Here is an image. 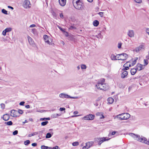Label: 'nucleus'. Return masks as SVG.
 <instances>
[{"mask_svg":"<svg viewBox=\"0 0 149 149\" xmlns=\"http://www.w3.org/2000/svg\"><path fill=\"white\" fill-rule=\"evenodd\" d=\"M105 79H101L96 85V87L97 89L104 91L107 90L108 88V86L107 84L104 83Z\"/></svg>","mask_w":149,"mask_h":149,"instance_id":"f03ea898","label":"nucleus"},{"mask_svg":"<svg viewBox=\"0 0 149 149\" xmlns=\"http://www.w3.org/2000/svg\"><path fill=\"white\" fill-rule=\"evenodd\" d=\"M5 124L8 125H11L13 124V123L11 121H10L8 122H6Z\"/></svg>","mask_w":149,"mask_h":149,"instance_id":"7c9ffc66","label":"nucleus"},{"mask_svg":"<svg viewBox=\"0 0 149 149\" xmlns=\"http://www.w3.org/2000/svg\"><path fill=\"white\" fill-rule=\"evenodd\" d=\"M104 13L103 12H100L98 14L101 17H102Z\"/></svg>","mask_w":149,"mask_h":149,"instance_id":"09e8293b","label":"nucleus"},{"mask_svg":"<svg viewBox=\"0 0 149 149\" xmlns=\"http://www.w3.org/2000/svg\"><path fill=\"white\" fill-rule=\"evenodd\" d=\"M136 69L138 70H141L143 69V66L140 64H138L136 65Z\"/></svg>","mask_w":149,"mask_h":149,"instance_id":"f3484780","label":"nucleus"},{"mask_svg":"<svg viewBox=\"0 0 149 149\" xmlns=\"http://www.w3.org/2000/svg\"><path fill=\"white\" fill-rule=\"evenodd\" d=\"M25 103L24 102H21L19 103V105L21 106H23Z\"/></svg>","mask_w":149,"mask_h":149,"instance_id":"8fccbe9b","label":"nucleus"},{"mask_svg":"<svg viewBox=\"0 0 149 149\" xmlns=\"http://www.w3.org/2000/svg\"><path fill=\"white\" fill-rule=\"evenodd\" d=\"M43 38L45 42L47 43L49 45H51L52 44V39L47 35H45L43 36Z\"/></svg>","mask_w":149,"mask_h":149,"instance_id":"39448f33","label":"nucleus"},{"mask_svg":"<svg viewBox=\"0 0 149 149\" xmlns=\"http://www.w3.org/2000/svg\"><path fill=\"white\" fill-rule=\"evenodd\" d=\"M88 148L87 147L86 145V146H84L82 148V149H88Z\"/></svg>","mask_w":149,"mask_h":149,"instance_id":"13d9d810","label":"nucleus"},{"mask_svg":"<svg viewBox=\"0 0 149 149\" xmlns=\"http://www.w3.org/2000/svg\"><path fill=\"white\" fill-rule=\"evenodd\" d=\"M127 35L130 38H132L134 36V33L133 30H129L127 32Z\"/></svg>","mask_w":149,"mask_h":149,"instance_id":"ddd939ff","label":"nucleus"},{"mask_svg":"<svg viewBox=\"0 0 149 149\" xmlns=\"http://www.w3.org/2000/svg\"><path fill=\"white\" fill-rule=\"evenodd\" d=\"M128 62H127L126 64H125L124 65H123L124 68L123 69V70L124 71H125L126 70H127L129 69V68L128 67V65L126 66L127 64H128Z\"/></svg>","mask_w":149,"mask_h":149,"instance_id":"393cba45","label":"nucleus"},{"mask_svg":"<svg viewBox=\"0 0 149 149\" xmlns=\"http://www.w3.org/2000/svg\"><path fill=\"white\" fill-rule=\"evenodd\" d=\"M59 16L61 18H63V15L62 13H60Z\"/></svg>","mask_w":149,"mask_h":149,"instance_id":"3c124183","label":"nucleus"},{"mask_svg":"<svg viewBox=\"0 0 149 149\" xmlns=\"http://www.w3.org/2000/svg\"><path fill=\"white\" fill-rule=\"evenodd\" d=\"M137 3H140L142 2V0H134Z\"/></svg>","mask_w":149,"mask_h":149,"instance_id":"a18cd8bd","label":"nucleus"},{"mask_svg":"<svg viewBox=\"0 0 149 149\" xmlns=\"http://www.w3.org/2000/svg\"><path fill=\"white\" fill-rule=\"evenodd\" d=\"M104 118V116H103V115H102V114H101L100 118V119H102V118Z\"/></svg>","mask_w":149,"mask_h":149,"instance_id":"052dcab7","label":"nucleus"},{"mask_svg":"<svg viewBox=\"0 0 149 149\" xmlns=\"http://www.w3.org/2000/svg\"><path fill=\"white\" fill-rule=\"evenodd\" d=\"M10 113H11L10 114L11 116L13 117H16L17 116V111L12 110L10 111Z\"/></svg>","mask_w":149,"mask_h":149,"instance_id":"4468645a","label":"nucleus"},{"mask_svg":"<svg viewBox=\"0 0 149 149\" xmlns=\"http://www.w3.org/2000/svg\"><path fill=\"white\" fill-rule=\"evenodd\" d=\"M146 31L148 34L149 35V28H147L146 29Z\"/></svg>","mask_w":149,"mask_h":149,"instance_id":"864d4df0","label":"nucleus"},{"mask_svg":"<svg viewBox=\"0 0 149 149\" xmlns=\"http://www.w3.org/2000/svg\"><path fill=\"white\" fill-rule=\"evenodd\" d=\"M33 134L34 136L38 134V132H34Z\"/></svg>","mask_w":149,"mask_h":149,"instance_id":"0e129e2a","label":"nucleus"},{"mask_svg":"<svg viewBox=\"0 0 149 149\" xmlns=\"http://www.w3.org/2000/svg\"><path fill=\"white\" fill-rule=\"evenodd\" d=\"M107 101H108V103L110 104H112L113 101L114 100L111 97H110L108 98L107 99Z\"/></svg>","mask_w":149,"mask_h":149,"instance_id":"4be33fe9","label":"nucleus"},{"mask_svg":"<svg viewBox=\"0 0 149 149\" xmlns=\"http://www.w3.org/2000/svg\"><path fill=\"white\" fill-rule=\"evenodd\" d=\"M65 109L64 107L60 108V110L61 111H64Z\"/></svg>","mask_w":149,"mask_h":149,"instance_id":"603ef678","label":"nucleus"},{"mask_svg":"<svg viewBox=\"0 0 149 149\" xmlns=\"http://www.w3.org/2000/svg\"><path fill=\"white\" fill-rule=\"evenodd\" d=\"M59 97L63 98H70L72 99H76L77 97H71L70 95L67 94H66L65 93H61L59 95Z\"/></svg>","mask_w":149,"mask_h":149,"instance_id":"9d476101","label":"nucleus"},{"mask_svg":"<svg viewBox=\"0 0 149 149\" xmlns=\"http://www.w3.org/2000/svg\"><path fill=\"white\" fill-rule=\"evenodd\" d=\"M79 144V143L78 142H75L72 143V145L73 146H78Z\"/></svg>","mask_w":149,"mask_h":149,"instance_id":"c9c22d12","label":"nucleus"},{"mask_svg":"<svg viewBox=\"0 0 149 149\" xmlns=\"http://www.w3.org/2000/svg\"><path fill=\"white\" fill-rule=\"evenodd\" d=\"M48 123V121H45V122H42L41 123V125L42 126H45L47 125Z\"/></svg>","mask_w":149,"mask_h":149,"instance_id":"c756f323","label":"nucleus"},{"mask_svg":"<svg viewBox=\"0 0 149 149\" xmlns=\"http://www.w3.org/2000/svg\"><path fill=\"white\" fill-rule=\"evenodd\" d=\"M119 58V60L124 61L126 60L127 58V55L126 53H123L118 54Z\"/></svg>","mask_w":149,"mask_h":149,"instance_id":"1a4fd4ad","label":"nucleus"},{"mask_svg":"<svg viewBox=\"0 0 149 149\" xmlns=\"http://www.w3.org/2000/svg\"><path fill=\"white\" fill-rule=\"evenodd\" d=\"M116 132H115V131H113V132L111 133V134L109 133V135L110 134H111V135H115V134H116Z\"/></svg>","mask_w":149,"mask_h":149,"instance_id":"5fc2aeb1","label":"nucleus"},{"mask_svg":"<svg viewBox=\"0 0 149 149\" xmlns=\"http://www.w3.org/2000/svg\"><path fill=\"white\" fill-rule=\"evenodd\" d=\"M17 112L20 114H22L23 113V111L22 110L19 109L18 111Z\"/></svg>","mask_w":149,"mask_h":149,"instance_id":"37998d69","label":"nucleus"},{"mask_svg":"<svg viewBox=\"0 0 149 149\" xmlns=\"http://www.w3.org/2000/svg\"><path fill=\"white\" fill-rule=\"evenodd\" d=\"M148 59L144 60V65H146L148 64Z\"/></svg>","mask_w":149,"mask_h":149,"instance_id":"72a5a7b5","label":"nucleus"},{"mask_svg":"<svg viewBox=\"0 0 149 149\" xmlns=\"http://www.w3.org/2000/svg\"><path fill=\"white\" fill-rule=\"evenodd\" d=\"M93 144V141L88 142L86 143V146L88 148L91 146Z\"/></svg>","mask_w":149,"mask_h":149,"instance_id":"412c9836","label":"nucleus"},{"mask_svg":"<svg viewBox=\"0 0 149 149\" xmlns=\"http://www.w3.org/2000/svg\"><path fill=\"white\" fill-rule=\"evenodd\" d=\"M70 29H76V27H74L73 25L71 26L69 28Z\"/></svg>","mask_w":149,"mask_h":149,"instance_id":"ea45409f","label":"nucleus"},{"mask_svg":"<svg viewBox=\"0 0 149 149\" xmlns=\"http://www.w3.org/2000/svg\"><path fill=\"white\" fill-rule=\"evenodd\" d=\"M57 26L63 32H65V31L63 29H62V28H61V27L58 26Z\"/></svg>","mask_w":149,"mask_h":149,"instance_id":"c03bdc74","label":"nucleus"},{"mask_svg":"<svg viewBox=\"0 0 149 149\" xmlns=\"http://www.w3.org/2000/svg\"><path fill=\"white\" fill-rule=\"evenodd\" d=\"M122 43L121 42H119L118 43V47L119 49H120L121 47Z\"/></svg>","mask_w":149,"mask_h":149,"instance_id":"4c0bfd02","label":"nucleus"},{"mask_svg":"<svg viewBox=\"0 0 149 149\" xmlns=\"http://www.w3.org/2000/svg\"><path fill=\"white\" fill-rule=\"evenodd\" d=\"M1 11L3 13L6 15L8 14L7 11L4 9H3Z\"/></svg>","mask_w":149,"mask_h":149,"instance_id":"473e14b6","label":"nucleus"},{"mask_svg":"<svg viewBox=\"0 0 149 149\" xmlns=\"http://www.w3.org/2000/svg\"><path fill=\"white\" fill-rule=\"evenodd\" d=\"M36 25L35 24H32L30 25V27H34L36 26Z\"/></svg>","mask_w":149,"mask_h":149,"instance_id":"4d7b16f0","label":"nucleus"},{"mask_svg":"<svg viewBox=\"0 0 149 149\" xmlns=\"http://www.w3.org/2000/svg\"><path fill=\"white\" fill-rule=\"evenodd\" d=\"M129 134L135 140L149 145V141H147V139L146 138L142 136L140 137L139 135L135 134L133 133H130Z\"/></svg>","mask_w":149,"mask_h":149,"instance_id":"f257e3e1","label":"nucleus"},{"mask_svg":"<svg viewBox=\"0 0 149 149\" xmlns=\"http://www.w3.org/2000/svg\"><path fill=\"white\" fill-rule=\"evenodd\" d=\"M31 145L33 146H37V143H33Z\"/></svg>","mask_w":149,"mask_h":149,"instance_id":"6e6d98bb","label":"nucleus"},{"mask_svg":"<svg viewBox=\"0 0 149 149\" xmlns=\"http://www.w3.org/2000/svg\"><path fill=\"white\" fill-rule=\"evenodd\" d=\"M10 116L9 115L7 114L4 115L3 117V120L5 121L8 120Z\"/></svg>","mask_w":149,"mask_h":149,"instance_id":"6ab92c4d","label":"nucleus"},{"mask_svg":"<svg viewBox=\"0 0 149 149\" xmlns=\"http://www.w3.org/2000/svg\"><path fill=\"white\" fill-rule=\"evenodd\" d=\"M78 113V111H75L74 112L73 114L74 115H76Z\"/></svg>","mask_w":149,"mask_h":149,"instance_id":"680f3d73","label":"nucleus"},{"mask_svg":"<svg viewBox=\"0 0 149 149\" xmlns=\"http://www.w3.org/2000/svg\"><path fill=\"white\" fill-rule=\"evenodd\" d=\"M0 105L2 109H4L5 107V105L4 104L2 103L0 104Z\"/></svg>","mask_w":149,"mask_h":149,"instance_id":"a19ab883","label":"nucleus"},{"mask_svg":"<svg viewBox=\"0 0 149 149\" xmlns=\"http://www.w3.org/2000/svg\"><path fill=\"white\" fill-rule=\"evenodd\" d=\"M95 117L94 115L89 114L83 117L82 119L86 120H92L94 119Z\"/></svg>","mask_w":149,"mask_h":149,"instance_id":"423d86ee","label":"nucleus"},{"mask_svg":"<svg viewBox=\"0 0 149 149\" xmlns=\"http://www.w3.org/2000/svg\"><path fill=\"white\" fill-rule=\"evenodd\" d=\"M130 115L127 113H124L119 114L116 117L118 118L120 120H127L130 117Z\"/></svg>","mask_w":149,"mask_h":149,"instance_id":"20e7f679","label":"nucleus"},{"mask_svg":"<svg viewBox=\"0 0 149 149\" xmlns=\"http://www.w3.org/2000/svg\"><path fill=\"white\" fill-rule=\"evenodd\" d=\"M23 5V7L26 8H29L31 6V4L29 0H25Z\"/></svg>","mask_w":149,"mask_h":149,"instance_id":"9b49d317","label":"nucleus"},{"mask_svg":"<svg viewBox=\"0 0 149 149\" xmlns=\"http://www.w3.org/2000/svg\"><path fill=\"white\" fill-rule=\"evenodd\" d=\"M109 139H106V137L103 138H97L96 139V141L97 142H98V144L99 145H100L104 141H108Z\"/></svg>","mask_w":149,"mask_h":149,"instance_id":"0eeeda50","label":"nucleus"},{"mask_svg":"<svg viewBox=\"0 0 149 149\" xmlns=\"http://www.w3.org/2000/svg\"><path fill=\"white\" fill-rule=\"evenodd\" d=\"M52 136V135L49 133H47L46 135V138H49L51 137Z\"/></svg>","mask_w":149,"mask_h":149,"instance_id":"c85d7f7f","label":"nucleus"},{"mask_svg":"<svg viewBox=\"0 0 149 149\" xmlns=\"http://www.w3.org/2000/svg\"><path fill=\"white\" fill-rule=\"evenodd\" d=\"M25 107L27 109H29L30 108V106L29 105H27L25 106Z\"/></svg>","mask_w":149,"mask_h":149,"instance_id":"bf43d9fd","label":"nucleus"},{"mask_svg":"<svg viewBox=\"0 0 149 149\" xmlns=\"http://www.w3.org/2000/svg\"><path fill=\"white\" fill-rule=\"evenodd\" d=\"M30 141L29 140H27L24 142V144L25 145L27 146L30 144Z\"/></svg>","mask_w":149,"mask_h":149,"instance_id":"2f4dec72","label":"nucleus"},{"mask_svg":"<svg viewBox=\"0 0 149 149\" xmlns=\"http://www.w3.org/2000/svg\"><path fill=\"white\" fill-rule=\"evenodd\" d=\"M138 58H137L136 59H135L134 61H132V66L134 65L136 63V60Z\"/></svg>","mask_w":149,"mask_h":149,"instance_id":"f704fd0d","label":"nucleus"},{"mask_svg":"<svg viewBox=\"0 0 149 149\" xmlns=\"http://www.w3.org/2000/svg\"><path fill=\"white\" fill-rule=\"evenodd\" d=\"M72 3L74 7L77 9L82 10L83 9L84 4L80 0H73Z\"/></svg>","mask_w":149,"mask_h":149,"instance_id":"7ed1b4c3","label":"nucleus"},{"mask_svg":"<svg viewBox=\"0 0 149 149\" xmlns=\"http://www.w3.org/2000/svg\"><path fill=\"white\" fill-rule=\"evenodd\" d=\"M33 136V134H30L28 136L29 137H31V136Z\"/></svg>","mask_w":149,"mask_h":149,"instance_id":"69168bd1","label":"nucleus"},{"mask_svg":"<svg viewBox=\"0 0 149 149\" xmlns=\"http://www.w3.org/2000/svg\"><path fill=\"white\" fill-rule=\"evenodd\" d=\"M41 149H50V148L45 146H42L41 147Z\"/></svg>","mask_w":149,"mask_h":149,"instance_id":"bb28decb","label":"nucleus"},{"mask_svg":"<svg viewBox=\"0 0 149 149\" xmlns=\"http://www.w3.org/2000/svg\"><path fill=\"white\" fill-rule=\"evenodd\" d=\"M8 8H10L12 10H13L14 9V8H13V7L10 6H8Z\"/></svg>","mask_w":149,"mask_h":149,"instance_id":"e2e57ef3","label":"nucleus"},{"mask_svg":"<svg viewBox=\"0 0 149 149\" xmlns=\"http://www.w3.org/2000/svg\"><path fill=\"white\" fill-rule=\"evenodd\" d=\"M109 139H106V137L103 138H97L96 139V141L97 142H98V144L99 145H100L104 141H108Z\"/></svg>","mask_w":149,"mask_h":149,"instance_id":"6e6552de","label":"nucleus"},{"mask_svg":"<svg viewBox=\"0 0 149 149\" xmlns=\"http://www.w3.org/2000/svg\"><path fill=\"white\" fill-rule=\"evenodd\" d=\"M6 33L7 32L5 29L4 31H3L2 32V34L3 36H5L6 35Z\"/></svg>","mask_w":149,"mask_h":149,"instance_id":"de8ad7c7","label":"nucleus"},{"mask_svg":"<svg viewBox=\"0 0 149 149\" xmlns=\"http://www.w3.org/2000/svg\"><path fill=\"white\" fill-rule=\"evenodd\" d=\"M50 120V118H41L40 119V121H43V120Z\"/></svg>","mask_w":149,"mask_h":149,"instance_id":"cd10ccee","label":"nucleus"},{"mask_svg":"<svg viewBox=\"0 0 149 149\" xmlns=\"http://www.w3.org/2000/svg\"><path fill=\"white\" fill-rule=\"evenodd\" d=\"M111 59L113 60H118L119 59V57L118 56V55H115L114 54H112L111 56Z\"/></svg>","mask_w":149,"mask_h":149,"instance_id":"2eb2a0df","label":"nucleus"},{"mask_svg":"<svg viewBox=\"0 0 149 149\" xmlns=\"http://www.w3.org/2000/svg\"><path fill=\"white\" fill-rule=\"evenodd\" d=\"M36 32V29H32V32L33 34H35Z\"/></svg>","mask_w":149,"mask_h":149,"instance_id":"49530a36","label":"nucleus"},{"mask_svg":"<svg viewBox=\"0 0 149 149\" xmlns=\"http://www.w3.org/2000/svg\"><path fill=\"white\" fill-rule=\"evenodd\" d=\"M93 24L95 26H97L99 24V22L97 20H95L93 22Z\"/></svg>","mask_w":149,"mask_h":149,"instance_id":"a878e982","label":"nucleus"},{"mask_svg":"<svg viewBox=\"0 0 149 149\" xmlns=\"http://www.w3.org/2000/svg\"><path fill=\"white\" fill-rule=\"evenodd\" d=\"M61 115V114L58 113L53 114L51 115V117L53 118H56L57 116H60Z\"/></svg>","mask_w":149,"mask_h":149,"instance_id":"b1692460","label":"nucleus"},{"mask_svg":"<svg viewBox=\"0 0 149 149\" xmlns=\"http://www.w3.org/2000/svg\"><path fill=\"white\" fill-rule=\"evenodd\" d=\"M86 67L85 65H81V68L82 69H85L86 68Z\"/></svg>","mask_w":149,"mask_h":149,"instance_id":"58836bf2","label":"nucleus"},{"mask_svg":"<svg viewBox=\"0 0 149 149\" xmlns=\"http://www.w3.org/2000/svg\"><path fill=\"white\" fill-rule=\"evenodd\" d=\"M27 38L30 44L31 45H33L34 43V42L33 40V39L30 37L29 36L27 37Z\"/></svg>","mask_w":149,"mask_h":149,"instance_id":"a211bd4d","label":"nucleus"},{"mask_svg":"<svg viewBox=\"0 0 149 149\" xmlns=\"http://www.w3.org/2000/svg\"><path fill=\"white\" fill-rule=\"evenodd\" d=\"M59 4L62 6H65L66 3V0H59Z\"/></svg>","mask_w":149,"mask_h":149,"instance_id":"dca6fc26","label":"nucleus"},{"mask_svg":"<svg viewBox=\"0 0 149 149\" xmlns=\"http://www.w3.org/2000/svg\"><path fill=\"white\" fill-rule=\"evenodd\" d=\"M65 35L66 36L68 37V33L67 32H65Z\"/></svg>","mask_w":149,"mask_h":149,"instance_id":"774afa93","label":"nucleus"},{"mask_svg":"<svg viewBox=\"0 0 149 149\" xmlns=\"http://www.w3.org/2000/svg\"><path fill=\"white\" fill-rule=\"evenodd\" d=\"M18 132L17 130H15L13 132V134L14 135H16L18 134Z\"/></svg>","mask_w":149,"mask_h":149,"instance_id":"79ce46f5","label":"nucleus"},{"mask_svg":"<svg viewBox=\"0 0 149 149\" xmlns=\"http://www.w3.org/2000/svg\"><path fill=\"white\" fill-rule=\"evenodd\" d=\"M144 45L143 43L140 45L138 47L135 48L134 50V51L136 52H139L141 51L142 50L144 49Z\"/></svg>","mask_w":149,"mask_h":149,"instance_id":"f8f14e48","label":"nucleus"},{"mask_svg":"<svg viewBox=\"0 0 149 149\" xmlns=\"http://www.w3.org/2000/svg\"><path fill=\"white\" fill-rule=\"evenodd\" d=\"M5 30L7 32H9L12 30V29L10 28H7Z\"/></svg>","mask_w":149,"mask_h":149,"instance_id":"e433bc0d","label":"nucleus"},{"mask_svg":"<svg viewBox=\"0 0 149 149\" xmlns=\"http://www.w3.org/2000/svg\"><path fill=\"white\" fill-rule=\"evenodd\" d=\"M128 74V72L126 71H124L121 74V77L122 78H124Z\"/></svg>","mask_w":149,"mask_h":149,"instance_id":"aec40b11","label":"nucleus"},{"mask_svg":"<svg viewBox=\"0 0 149 149\" xmlns=\"http://www.w3.org/2000/svg\"><path fill=\"white\" fill-rule=\"evenodd\" d=\"M136 68H133L131 69L130 70L131 74L132 75H134L136 72Z\"/></svg>","mask_w":149,"mask_h":149,"instance_id":"5701e85b","label":"nucleus"},{"mask_svg":"<svg viewBox=\"0 0 149 149\" xmlns=\"http://www.w3.org/2000/svg\"><path fill=\"white\" fill-rule=\"evenodd\" d=\"M56 148H58V146H56L55 147H54L52 149H56Z\"/></svg>","mask_w":149,"mask_h":149,"instance_id":"338daca9","label":"nucleus"}]
</instances>
